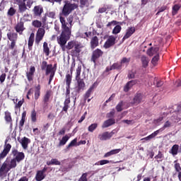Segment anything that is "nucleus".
<instances>
[{"instance_id": "1", "label": "nucleus", "mask_w": 181, "mask_h": 181, "mask_svg": "<svg viewBox=\"0 0 181 181\" xmlns=\"http://www.w3.org/2000/svg\"><path fill=\"white\" fill-rule=\"evenodd\" d=\"M60 22L62 23V34L60 36L57 37V42L60 47H62L63 52L66 50V44L67 41L70 39V36L71 35V23L73 21L69 20V24L66 22V18L60 16L59 18Z\"/></svg>"}, {"instance_id": "2", "label": "nucleus", "mask_w": 181, "mask_h": 181, "mask_svg": "<svg viewBox=\"0 0 181 181\" xmlns=\"http://www.w3.org/2000/svg\"><path fill=\"white\" fill-rule=\"evenodd\" d=\"M16 166H18V163L14 158L11 160L6 158L0 167V177H5L8 175V172L11 169H15Z\"/></svg>"}, {"instance_id": "3", "label": "nucleus", "mask_w": 181, "mask_h": 181, "mask_svg": "<svg viewBox=\"0 0 181 181\" xmlns=\"http://www.w3.org/2000/svg\"><path fill=\"white\" fill-rule=\"evenodd\" d=\"M77 4L66 2L62 9V15L64 16H69L74 9H77Z\"/></svg>"}, {"instance_id": "4", "label": "nucleus", "mask_w": 181, "mask_h": 181, "mask_svg": "<svg viewBox=\"0 0 181 181\" xmlns=\"http://www.w3.org/2000/svg\"><path fill=\"white\" fill-rule=\"evenodd\" d=\"M18 6L19 11L21 12H25L28 9V8H30L32 6L33 1L32 0H16ZM28 6V8H26Z\"/></svg>"}, {"instance_id": "5", "label": "nucleus", "mask_w": 181, "mask_h": 181, "mask_svg": "<svg viewBox=\"0 0 181 181\" xmlns=\"http://www.w3.org/2000/svg\"><path fill=\"white\" fill-rule=\"evenodd\" d=\"M81 74V66H78L76 71V80L78 83V90H83L86 84L84 81L80 78V74Z\"/></svg>"}, {"instance_id": "6", "label": "nucleus", "mask_w": 181, "mask_h": 181, "mask_svg": "<svg viewBox=\"0 0 181 181\" xmlns=\"http://www.w3.org/2000/svg\"><path fill=\"white\" fill-rule=\"evenodd\" d=\"M117 38H115V37H114V35H110L109 37H107L103 47L105 49H110V47H112V46H114V45H115V40Z\"/></svg>"}, {"instance_id": "7", "label": "nucleus", "mask_w": 181, "mask_h": 181, "mask_svg": "<svg viewBox=\"0 0 181 181\" xmlns=\"http://www.w3.org/2000/svg\"><path fill=\"white\" fill-rule=\"evenodd\" d=\"M11 148L12 146L9 144H6V141L4 146V150L0 153V160H2V159H5V158H6V156L8 155V153H9Z\"/></svg>"}, {"instance_id": "8", "label": "nucleus", "mask_w": 181, "mask_h": 181, "mask_svg": "<svg viewBox=\"0 0 181 181\" xmlns=\"http://www.w3.org/2000/svg\"><path fill=\"white\" fill-rule=\"evenodd\" d=\"M42 67L43 70L46 69V74L54 75L55 70L52 64L47 65V62H43Z\"/></svg>"}, {"instance_id": "9", "label": "nucleus", "mask_w": 181, "mask_h": 181, "mask_svg": "<svg viewBox=\"0 0 181 181\" xmlns=\"http://www.w3.org/2000/svg\"><path fill=\"white\" fill-rule=\"evenodd\" d=\"M114 134L112 132H105L98 134V138L100 141H108L112 138Z\"/></svg>"}, {"instance_id": "10", "label": "nucleus", "mask_w": 181, "mask_h": 181, "mask_svg": "<svg viewBox=\"0 0 181 181\" xmlns=\"http://www.w3.org/2000/svg\"><path fill=\"white\" fill-rule=\"evenodd\" d=\"M12 153L14 156L13 159L16 160V162H21V160H23L25 159V154L23 152H18L17 150H13Z\"/></svg>"}, {"instance_id": "11", "label": "nucleus", "mask_w": 181, "mask_h": 181, "mask_svg": "<svg viewBox=\"0 0 181 181\" xmlns=\"http://www.w3.org/2000/svg\"><path fill=\"white\" fill-rule=\"evenodd\" d=\"M101 56H103V51H101V49H95L91 57V62H93L94 63V64H95L97 60L101 57Z\"/></svg>"}, {"instance_id": "12", "label": "nucleus", "mask_w": 181, "mask_h": 181, "mask_svg": "<svg viewBox=\"0 0 181 181\" xmlns=\"http://www.w3.org/2000/svg\"><path fill=\"white\" fill-rule=\"evenodd\" d=\"M45 31L43 28H39L37 34H36V38L35 42L37 43H40V40L43 39V36H45Z\"/></svg>"}, {"instance_id": "13", "label": "nucleus", "mask_w": 181, "mask_h": 181, "mask_svg": "<svg viewBox=\"0 0 181 181\" xmlns=\"http://www.w3.org/2000/svg\"><path fill=\"white\" fill-rule=\"evenodd\" d=\"M135 33V27H129L126 30V34L123 37V40H125L126 39H129V37H131L132 35Z\"/></svg>"}, {"instance_id": "14", "label": "nucleus", "mask_w": 181, "mask_h": 181, "mask_svg": "<svg viewBox=\"0 0 181 181\" xmlns=\"http://www.w3.org/2000/svg\"><path fill=\"white\" fill-rule=\"evenodd\" d=\"M147 54L148 56H157V54H159V47H155L148 49L147 50Z\"/></svg>"}, {"instance_id": "15", "label": "nucleus", "mask_w": 181, "mask_h": 181, "mask_svg": "<svg viewBox=\"0 0 181 181\" xmlns=\"http://www.w3.org/2000/svg\"><path fill=\"white\" fill-rule=\"evenodd\" d=\"M20 144H21L23 149H28V145L30 144V139L27 137H23L20 140Z\"/></svg>"}, {"instance_id": "16", "label": "nucleus", "mask_w": 181, "mask_h": 181, "mask_svg": "<svg viewBox=\"0 0 181 181\" xmlns=\"http://www.w3.org/2000/svg\"><path fill=\"white\" fill-rule=\"evenodd\" d=\"M33 12L35 16H40V15L43 13V7L41 6H36L34 7Z\"/></svg>"}, {"instance_id": "17", "label": "nucleus", "mask_w": 181, "mask_h": 181, "mask_svg": "<svg viewBox=\"0 0 181 181\" xmlns=\"http://www.w3.org/2000/svg\"><path fill=\"white\" fill-rule=\"evenodd\" d=\"M114 124H115V120L114 119H109L103 122L102 128H108V127H111Z\"/></svg>"}, {"instance_id": "18", "label": "nucleus", "mask_w": 181, "mask_h": 181, "mask_svg": "<svg viewBox=\"0 0 181 181\" xmlns=\"http://www.w3.org/2000/svg\"><path fill=\"white\" fill-rule=\"evenodd\" d=\"M15 29L19 35H22L23 32L25 30V28L23 27V23L20 22L18 23L16 26L15 27Z\"/></svg>"}, {"instance_id": "19", "label": "nucleus", "mask_w": 181, "mask_h": 181, "mask_svg": "<svg viewBox=\"0 0 181 181\" xmlns=\"http://www.w3.org/2000/svg\"><path fill=\"white\" fill-rule=\"evenodd\" d=\"M7 37L11 40V42H16L18 39V34L13 32H9L7 33Z\"/></svg>"}, {"instance_id": "20", "label": "nucleus", "mask_w": 181, "mask_h": 181, "mask_svg": "<svg viewBox=\"0 0 181 181\" xmlns=\"http://www.w3.org/2000/svg\"><path fill=\"white\" fill-rule=\"evenodd\" d=\"M35 66H31L30 71L27 72V78L28 81L33 80V74H35Z\"/></svg>"}, {"instance_id": "21", "label": "nucleus", "mask_w": 181, "mask_h": 181, "mask_svg": "<svg viewBox=\"0 0 181 181\" xmlns=\"http://www.w3.org/2000/svg\"><path fill=\"white\" fill-rule=\"evenodd\" d=\"M12 101L13 102L14 104H16V106H15V108L16 110L17 108H21L22 107V105H23V103H24V100L23 98L21 99L20 101L18 102V98H13L11 99Z\"/></svg>"}, {"instance_id": "22", "label": "nucleus", "mask_w": 181, "mask_h": 181, "mask_svg": "<svg viewBox=\"0 0 181 181\" xmlns=\"http://www.w3.org/2000/svg\"><path fill=\"white\" fill-rule=\"evenodd\" d=\"M158 134H159V130L154 132L153 134L148 136L147 137L141 139V141H151V139H153V138H155V136H156Z\"/></svg>"}, {"instance_id": "23", "label": "nucleus", "mask_w": 181, "mask_h": 181, "mask_svg": "<svg viewBox=\"0 0 181 181\" xmlns=\"http://www.w3.org/2000/svg\"><path fill=\"white\" fill-rule=\"evenodd\" d=\"M91 48L95 49L98 46V37L97 36L93 37L90 41Z\"/></svg>"}, {"instance_id": "24", "label": "nucleus", "mask_w": 181, "mask_h": 181, "mask_svg": "<svg viewBox=\"0 0 181 181\" xmlns=\"http://www.w3.org/2000/svg\"><path fill=\"white\" fill-rule=\"evenodd\" d=\"M180 4H175L172 8V15L175 16L177 15V12H179V9H180Z\"/></svg>"}, {"instance_id": "25", "label": "nucleus", "mask_w": 181, "mask_h": 181, "mask_svg": "<svg viewBox=\"0 0 181 181\" xmlns=\"http://www.w3.org/2000/svg\"><path fill=\"white\" fill-rule=\"evenodd\" d=\"M135 81H130L129 82H128L124 88V91H125L126 93H127V91H129V88H131L132 86L135 85Z\"/></svg>"}, {"instance_id": "26", "label": "nucleus", "mask_w": 181, "mask_h": 181, "mask_svg": "<svg viewBox=\"0 0 181 181\" xmlns=\"http://www.w3.org/2000/svg\"><path fill=\"white\" fill-rule=\"evenodd\" d=\"M35 179L37 181H42L45 179V174L43 173V171H38L37 173Z\"/></svg>"}, {"instance_id": "27", "label": "nucleus", "mask_w": 181, "mask_h": 181, "mask_svg": "<svg viewBox=\"0 0 181 181\" xmlns=\"http://www.w3.org/2000/svg\"><path fill=\"white\" fill-rule=\"evenodd\" d=\"M47 165H48V166H50V165H62V163H60V161H59V160L57 158H52L50 161L47 162Z\"/></svg>"}, {"instance_id": "28", "label": "nucleus", "mask_w": 181, "mask_h": 181, "mask_svg": "<svg viewBox=\"0 0 181 181\" xmlns=\"http://www.w3.org/2000/svg\"><path fill=\"white\" fill-rule=\"evenodd\" d=\"M178 151H179V145L175 144V145L172 147L170 153H172V155H173V156H175V155H177Z\"/></svg>"}, {"instance_id": "29", "label": "nucleus", "mask_w": 181, "mask_h": 181, "mask_svg": "<svg viewBox=\"0 0 181 181\" xmlns=\"http://www.w3.org/2000/svg\"><path fill=\"white\" fill-rule=\"evenodd\" d=\"M66 82L68 86L66 89V93L69 94L70 92L69 91V87H70V83H71V74H67L66 76Z\"/></svg>"}, {"instance_id": "30", "label": "nucleus", "mask_w": 181, "mask_h": 181, "mask_svg": "<svg viewBox=\"0 0 181 181\" xmlns=\"http://www.w3.org/2000/svg\"><path fill=\"white\" fill-rule=\"evenodd\" d=\"M43 52L45 53L46 56H49L50 53V49H49V45L47 42H45L43 44Z\"/></svg>"}, {"instance_id": "31", "label": "nucleus", "mask_w": 181, "mask_h": 181, "mask_svg": "<svg viewBox=\"0 0 181 181\" xmlns=\"http://www.w3.org/2000/svg\"><path fill=\"white\" fill-rule=\"evenodd\" d=\"M70 139V136L66 135L64 137H62V140L59 141V145L61 146H63V145H66V143L67 141Z\"/></svg>"}, {"instance_id": "32", "label": "nucleus", "mask_w": 181, "mask_h": 181, "mask_svg": "<svg viewBox=\"0 0 181 181\" xmlns=\"http://www.w3.org/2000/svg\"><path fill=\"white\" fill-rule=\"evenodd\" d=\"M4 118L6 122H12V117L11 116V112H9V111L5 112Z\"/></svg>"}, {"instance_id": "33", "label": "nucleus", "mask_w": 181, "mask_h": 181, "mask_svg": "<svg viewBox=\"0 0 181 181\" xmlns=\"http://www.w3.org/2000/svg\"><path fill=\"white\" fill-rule=\"evenodd\" d=\"M141 63L143 64V67H147L149 63V59H148V57L143 56L141 57Z\"/></svg>"}, {"instance_id": "34", "label": "nucleus", "mask_w": 181, "mask_h": 181, "mask_svg": "<svg viewBox=\"0 0 181 181\" xmlns=\"http://www.w3.org/2000/svg\"><path fill=\"white\" fill-rule=\"evenodd\" d=\"M121 29H122L121 25H116L115 27L112 30V34L118 35V33H119V32H121Z\"/></svg>"}, {"instance_id": "35", "label": "nucleus", "mask_w": 181, "mask_h": 181, "mask_svg": "<svg viewBox=\"0 0 181 181\" xmlns=\"http://www.w3.org/2000/svg\"><path fill=\"white\" fill-rule=\"evenodd\" d=\"M97 127H98V124L97 123H93L88 127V131H89V132H94V131L97 129Z\"/></svg>"}, {"instance_id": "36", "label": "nucleus", "mask_w": 181, "mask_h": 181, "mask_svg": "<svg viewBox=\"0 0 181 181\" xmlns=\"http://www.w3.org/2000/svg\"><path fill=\"white\" fill-rule=\"evenodd\" d=\"M95 87V85L93 84L92 85L89 89L87 90L86 93V98H88V97H90V95H91V93H93V90H94V88Z\"/></svg>"}, {"instance_id": "37", "label": "nucleus", "mask_w": 181, "mask_h": 181, "mask_svg": "<svg viewBox=\"0 0 181 181\" xmlns=\"http://www.w3.org/2000/svg\"><path fill=\"white\" fill-rule=\"evenodd\" d=\"M40 96V86H37L35 88V100H37V98H39V97Z\"/></svg>"}, {"instance_id": "38", "label": "nucleus", "mask_w": 181, "mask_h": 181, "mask_svg": "<svg viewBox=\"0 0 181 181\" xmlns=\"http://www.w3.org/2000/svg\"><path fill=\"white\" fill-rule=\"evenodd\" d=\"M81 48H83V45L78 42H75L74 49L76 53H80L81 52Z\"/></svg>"}, {"instance_id": "39", "label": "nucleus", "mask_w": 181, "mask_h": 181, "mask_svg": "<svg viewBox=\"0 0 181 181\" xmlns=\"http://www.w3.org/2000/svg\"><path fill=\"white\" fill-rule=\"evenodd\" d=\"M32 25L34 28H40L42 26V22L39 20H35L32 22Z\"/></svg>"}, {"instance_id": "40", "label": "nucleus", "mask_w": 181, "mask_h": 181, "mask_svg": "<svg viewBox=\"0 0 181 181\" xmlns=\"http://www.w3.org/2000/svg\"><path fill=\"white\" fill-rule=\"evenodd\" d=\"M158 62H159V54H157L153 57L151 63L153 66H156V64H158Z\"/></svg>"}, {"instance_id": "41", "label": "nucleus", "mask_w": 181, "mask_h": 181, "mask_svg": "<svg viewBox=\"0 0 181 181\" xmlns=\"http://www.w3.org/2000/svg\"><path fill=\"white\" fill-rule=\"evenodd\" d=\"M30 118L32 122H36V110H33L31 111Z\"/></svg>"}, {"instance_id": "42", "label": "nucleus", "mask_w": 181, "mask_h": 181, "mask_svg": "<svg viewBox=\"0 0 181 181\" xmlns=\"http://www.w3.org/2000/svg\"><path fill=\"white\" fill-rule=\"evenodd\" d=\"M34 37H35V34L32 33L30 36L29 40H28V46L29 47L33 46V42H34Z\"/></svg>"}, {"instance_id": "43", "label": "nucleus", "mask_w": 181, "mask_h": 181, "mask_svg": "<svg viewBox=\"0 0 181 181\" xmlns=\"http://www.w3.org/2000/svg\"><path fill=\"white\" fill-rule=\"evenodd\" d=\"M75 45H76L75 42L70 41L66 45V48L68 49L69 50H70L75 47Z\"/></svg>"}, {"instance_id": "44", "label": "nucleus", "mask_w": 181, "mask_h": 181, "mask_svg": "<svg viewBox=\"0 0 181 181\" xmlns=\"http://www.w3.org/2000/svg\"><path fill=\"white\" fill-rule=\"evenodd\" d=\"M141 100L142 97L141 96V95H137L134 99V104H139Z\"/></svg>"}, {"instance_id": "45", "label": "nucleus", "mask_w": 181, "mask_h": 181, "mask_svg": "<svg viewBox=\"0 0 181 181\" xmlns=\"http://www.w3.org/2000/svg\"><path fill=\"white\" fill-rule=\"evenodd\" d=\"M115 69H121V66L118 64H114L110 68H107V71H110V70H115Z\"/></svg>"}, {"instance_id": "46", "label": "nucleus", "mask_w": 181, "mask_h": 181, "mask_svg": "<svg viewBox=\"0 0 181 181\" xmlns=\"http://www.w3.org/2000/svg\"><path fill=\"white\" fill-rule=\"evenodd\" d=\"M16 13V10L13 8H10L9 10L8 11V16H13L14 14Z\"/></svg>"}, {"instance_id": "47", "label": "nucleus", "mask_w": 181, "mask_h": 181, "mask_svg": "<svg viewBox=\"0 0 181 181\" xmlns=\"http://www.w3.org/2000/svg\"><path fill=\"white\" fill-rule=\"evenodd\" d=\"M91 36H93V33L91 32L89 33H85L84 34H82L81 35V37L83 39H87V37H91Z\"/></svg>"}, {"instance_id": "48", "label": "nucleus", "mask_w": 181, "mask_h": 181, "mask_svg": "<svg viewBox=\"0 0 181 181\" xmlns=\"http://www.w3.org/2000/svg\"><path fill=\"white\" fill-rule=\"evenodd\" d=\"M116 25H118V22H117L116 21H112L111 22H109L107 24V28H112L114 26H115Z\"/></svg>"}, {"instance_id": "49", "label": "nucleus", "mask_w": 181, "mask_h": 181, "mask_svg": "<svg viewBox=\"0 0 181 181\" xmlns=\"http://www.w3.org/2000/svg\"><path fill=\"white\" fill-rule=\"evenodd\" d=\"M123 105H124V103L123 102H120L116 106V110H117V111H118V112H121V110H122V106Z\"/></svg>"}, {"instance_id": "50", "label": "nucleus", "mask_w": 181, "mask_h": 181, "mask_svg": "<svg viewBox=\"0 0 181 181\" xmlns=\"http://www.w3.org/2000/svg\"><path fill=\"white\" fill-rule=\"evenodd\" d=\"M128 63H129V59H128V58L124 57L121 61L122 66H124V64L127 65V64H128Z\"/></svg>"}, {"instance_id": "51", "label": "nucleus", "mask_w": 181, "mask_h": 181, "mask_svg": "<svg viewBox=\"0 0 181 181\" xmlns=\"http://www.w3.org/2000/svg\"><path fill=\"white\" fill-rule=\"evenodd\" d=\"M50 98V92H47L45 95L44 96V101L45 103H47L49 101V99Z\"/></svg>"}, {"instance_id": "52", "label": "nucleus", "mask_w": 181, "mask_h": 181, "mask_svg": "<svg viewBox=\"0 0 181 181\" xmlns=\"http://www.w3.org/2000/svg\"><path fill=\"white\" fill-rule=\"evenodd\" d=\"M76 144H77V139H74V140H72L70 144L68 145V148H71V146H74V145H76Z\"/></svg>"}, {"instance_id": "53", "label": "nucleus", "mask_w": 181, "mask_h": 181, "mask_svg": "<svg viewBox=\"0 0 181 181\" xmlns=\"http://www.w3.org/2000/svg\"><path fill=\"white\" fill-rule=\"evenodd\" d=\"M166 9H168V7L166 6H163L162 7H160L158 10V11L157 12L156 15H159V13H160V12H163L164 11H166Z\"/></svg>"}, {"instance_id": "54", "label": "nucleus", "mask_w": 181, "mask_h": 181, "mask_svg": "<svg viewBox=\"0 0 181 181\" xmlns=\"http://www.w3.org/2000/svg\"><path fill=\"white\" fill-rule=\"evenodd\" d=\"M78 181H87V173L83 174Z\"/></svg>"}, {"instance_id": "55", "label": "nucleus", "mask_w": 181, "mask_h": 181, "mask_svg": "<svg viewBox=\"0 0 181 181\" xmlns=\"http://www.w3.org/2000/svg\"><path fill=\"white\" fill-rule=\"evenodd\" d=\"M121 152V149L117 148V149H113L110 151V153H112V155H117V153H119Z\"/></svg>"}, {"instance_id": "56", "label": "nucleus", "mask_w": 181, "mask_h": 181, "mask_svg": "<svg viewBox=\"0 0 181 181\" xmlns=\"http://www.w3.org/2000/svg\"><path fill=\"white\" fill-rule=\"evenodd\" d=\"M115 114V110H112L110 112L107 114V118H111V117H114V115Z\"/></svg>"}, {"instance_id": "57", "label": "nucleus", "mask_w": 181, "mask_h": 181, "mask_svg": "<svg viewBox=\"0 0 181 181\" xmlns=\"http://www.w3.org/2000/svg\"><path fill=\"white\" fill-rule=\"evenodd\" d=\"M5 78H6V74H2L0 76V81H1V83H4V81H5Z\"/></svg>"}, {"instance_id": "58", "label": "nucleus", "mask_w": 181, "mask_h": 181, "mask_svg": "<svg viewBox=\"0 0 181 181\" xmlns=\"http://www.w3.org/2000/svg\"><path fill=\"white\" fill-rule=\"evenodd\" d=\"M47 15L49 18H52L53 19L56 16V13L51 11V12L48 13Z\"/></svg>"}, {"instance_id": "59", "label": "nucleus", "mask_w": 181, "mask_h": 181, "mask_svg": "<svg viewBox=\"0 0 181 181\" xmlns=\"http://www.w3.org/2000/svg\"><path fill=\"white\" fill-rule=\"evenodd\" d=\"M110 160H100V165H107V163H109Z\"/></svg>"}, {"instance_id": "60", "label": "nucleus", "mask_w": 181, "mask_h": 181, "mask_svg": "<svg viewBox=\"0 0 181 181\" xmlns=\"http://www.w3.org/2000/svg\"><path fill=\"white\" fill-rule=\"evenodd\" d=\"M170 125H172V124L170 123V122L167 121L163 126V129H165V128H169V127H170Z\"/></svg>"}, {"instance_id": "61", "label": "nucleus", "mask_w": 181, "mask_h": 181, "mask_svg": "<svg viewBox=\"0 0 181 181\" xmlns=\"http://www.w3.org/2000/svg\"><path fill=\"white\" fill-rule=\"evenodd\" d=\"M162 158H163V154L160 152L156 156V159H162Z\"/></svg>"}, {"instance_id": "62", "label": "nucleus", "mask_w": 181, "mask_h": 181, "mask_svg": "<svg viewBox=\"0 0 181 181\" xmlns=\"http://www.w3.org/2000/svg\"><path fill=\"white\" fill-rule=\"evenodd\" d=\"M107 11V8L106 7H103L99 9V12L100 13H104V12Z\"/></svg>"}, {"instance_id": "63", "label": "nucleus", "mask_w": 181, "mask_h": 181, "mask_svg": "<svg viewBox=\"0 0 181 181\" xmlns=\"http://www.w3.org/2000/svg\"><path fill=\"white\" fill-rule=\"evenodd\" d=\"M88 0H81V4L82 6L87 5Z\"/></svg>"}, {"instance_id": "64", "label": "nucleus", "mask_w": 181, "mask_h": 181, "mask_svg": "<svg viewBox=\"0 0 181 181\" xmlns=\"http://www.w3.org/2000/svg\"><path fill=\"white\" fill-rule=\"evenodd\" d=\"M29 180L26 177H22L18 181H28Z\"/></svg>"}]
</instances>
